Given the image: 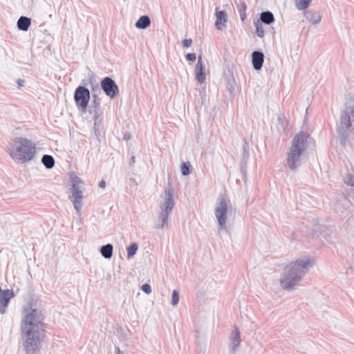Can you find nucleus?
Wrapping results in <instances>:
<instances>
[{
    "instance_id": "obj_1",
    "label": "nucleus",
    "mask_w": 354,
    "mask_h": 354,
    "mask_svg": "<svg viewBox=\"0 0 354 354\" xmlns=\"http://www.w3.org/2000/svg\"><path fill=\"white\" fill-rule=\"evenodd\" d=\"M315 265V259L302 257L292 261L284 268L280 276V285L287 291H293L301 281L303 277Z\"/></svg>"
},
{
    "instance_id": "obj_2",
    "label": "nucleus",
    "mask_w": 354,
    "mask_h": 354,
    "mask_svg": "<svg viewBox=\"0 0 354 354\" xmlns=\"http://www.w3.org/2000/svg\"><path fill=\"white\" fill-rule=\"evenodd\" d=\"M311 140L310 135L304 131H300L293 138L286 153V166L290 171H298L301 165L304 152Z\"/></svg>"
},
{
    "instance_id": "obj_3",
    "label": "nucleus",
    "mask_w": 354,
    "mask_h": 354,
    "mask_svg": "<svg viewBox=\"0 0 354 354\" xmlns=\"http://www.w3.org/2000/svg\"><path fill=\"white\" fill-rule=\"evenodd\" d=\"M36 154V146L26 138L16 137L10 151L12 160L22 164L32 160Z\"/></svg>"
},
{
    "instance_id": "obj_4",
    "label": "nucleus",
    "mask_w": 354,
    "mask_h": 354,
    "mask_svg": "<svg viewBox=\"0 0 354 354\" xmlns=\"http://www.w3.org/2000/svg\"><path fill=\"white\" fill-rule=\"evenodd\" d=\"M44 317L41 311L34 308L32 304L23 308L21 331H44Z\"/></svg>"
},
{
    "instance_id": "obj_5",
    "label": "nucleus",
    "mask_w": 354,
    "mask_h": 354,
    "mask_svg": "<svg viewBox=\"0 0 354 354\" xmlns=\"http://www.w3.org/2000/svg\"><path fill=\"white\" fill-rule=\"evenodd\" d=\"M232 205L225 195L220 194L216 199L214 207V216L221 229H227V215L232 212Z\"/></svg>"
},
{
    "instance_id": "obj_6",
    "label": "nucleus",
    "mask_w": 354,
    "mask_h": 354,
    "mask_svg": "<svg viewBox=\"0 0 354 354\" xmlns=\"http://www.w3.org/2000/svg\"><path fill=\"white\" fill-rule=\"evenodd\" d=\"M44 331H21L23 348L26 354H35L41 346Z\"/></svg>"
},
{
    "instance_id": "obj_7",
    "label": "nucleus",
    "mask_w": 354,
    "mask_h": 354,
    "mask_svg": "<svg viewBox=\"0 0 354 354\" xmlns=\"http://www.w3.org/2000/svg\"><path fill=\"white\" fill-rule=\"evenodd\" d=\"M71 187L68 191V198L77 212H80L83 203L82 181L75 175L71 176Z\"/></svg>"
},
{
    "instance_id": "obj_8",
    "label": "nucleus",
    "mask_w": 354,
    "mask_h": 354,
    "mask_svg": "<svg viewBox=\"0 0 354 354\" xmlns=\"http://www.w3.org/2000/svg\"><path fill=\"white\" fill-rule=\"evenodd\" d=\"M174 195V193L171 185H168L165 189L164 194L160 197L161 200L159 203L160 212L171 214L176 204Z\"/></svg>"
},
{
    "instance_id": "obj_9",
    "label": "nucleus",
    "mask_w": 354,
    "mask_h": 354,
    "mask_svg": "<svg viewBox=\"0 0 354 354\" xmlns=\"http://www.w3.org/2000/svg\"><path fill=\"white\" fill-rule=\"evenodd\" d=\"M89 90L82 86H79L75 91L74 100L77 106L86 110L90 100Z\"/></svg>"
},
{
    "instance_id": "obj_10",
    "label": "nucleus",
    "mask_w": 354,
    "mask_h": 354,
    "mask_svg": "<svg viewBox=\"0 0 354 354\" xmlns=\"http://www.w3.org/2000/svg\"><path fill=\"white\" fill-rule=\"evenodd\" d=\"M352 115L349 114L344 110L342 112L340 117V123L338 127V133L341 137V142L344 144L347 139V131L351 125V117Z\"/></svg>"
},
{
    "instance_id": "obj_11",
    "label": "nucleus",
    "mask_w": 354,
    "mask_h": 354,
    "mask_svg": "<svg viewBox=\"0 0 354 354\" xmlns=\"http://www.w3.org/2000/svg\"><path fill=\"white\" fill-rule=\"evenodd\" d=\"M101 88L111 99L115 98L119 94L118 85L109 77H106L101 81Z\"/></svg>"
},
{
    "instance_id": "obj_12",
    "label": "nucleus",
    "mask_w": 354,
    "mask_h": 354,
    "mask_svg": "<svg viewBox=\"0 0 354 354\" xmlns=\"http://www.w3.org/2000/svg\"><path fill=\"white\" fill-rule=\"evenodd\" d=\"M241 342V333L239 328L235 326L229 337V348L231 353H234L236 351L240 346Z\"/></svg>"
},
{
    "instance_id": "obj_13",
    "label": "nucleus",
    "mask_w": 354,
    "mask_h": 354,
    "mask_svg": "<svg viewBox=\"0 0 354 354\" xmlns=\"http://www.w3.org/2000/svg\"><path fill=\"white\" fill-rule=\"evenodd\" d=\"M15 297L12 290H4L0 295V313L4 315L11 299Z\"/></svg>"
},
{
    "instance_id": "obj_14",
    "label": "nucleus",
    "mask_w": 354,
    "mask_h": 354,
    "mask_svg": "<svg viewBox=\"0 0 354 354\" xmlns=\"http://www.w3.org/2000/svg\"><path fill=\"white\" fill-rule=\"evenodd\" d=\"M196 79L200 84H203L205 82L206 77L205 73L204 66L202 62L201 56H199L198 58V62L195 66L194 69Z\"/></svg>"
},
{
    "instance_id": "obj_15",
    "label": "nucleus",
    "mask_w": 354,
    "mask_h": 354,
    "mask_svg": "<svg viewBox=\"0 0 354 354\" xmlns=\"http://www.w3.org/2000/svg\"><path fill=\"white\" fill-rule=\"evenodd\" d=\"M170 214L160 212L157 215V221L154 225L156 230H164L168 227Z\"/></svg>"
},
{
    "instance_id": "obj_16",
    "label": "nucleus",
    "mask_w": 354,
    "mask_h": 354,
    "mask_svg": "<svg viewBox=\"0 0 354 354\" xmlns=\"http://www.w3.org/2000/svg\"><path fill=\"white\" fill-rule=\"evenodd\" d=\"M216 21L215 26L218 30H221L223 28L226 26L227 21V15L225 10L218 11L216 10Z\"/></svg>"
},
{
    "instance_id": "obj_17",
    "label": "nucleus",
    "mask_w": 354,
    "mask_h": 354,
    "mask_svg": "<svg viewBox=\"0 0 354 354\" xmlns=\"http://www.w3.org/2000/svg\"><path fill=\"white\" fill-rule=\"evenodd\" d=\"M264 62V55L261 51H254L252 53V62L255 70H260Z\"/></svg>"
},
{
    "instance_id": "obj_18",
    "label": "nucleus",
    "mask_w": 354,
    "mask_h": 354,
    "mask_svg": "<svg viewBox=\"0 0 354 354\" xmlns=\"http://www.w3.org/2000/svg\"><path fill=\"white\" fill-rule=\"evenodd\" d=\"M31 24V19L27 17L21 16L17 21V28L20 30L27 31Z\"/></svg>"
},
{
    "instance_id": "obj_19",
    "label": "nucleus",
    "mask_w": 354,
    "mask_h": 354,
    "mask_svg": "<svg viewBox=\"0 0 354 354\" xmlns=\"http://www.w3.org/2000/svg\"><path fill=\"white\" fill-rule=\"evenodd\" d=\"M151 24L150 18L147 15L141 16L136 23V28L139 29H145Z\"/></svg>"
},
{
    "instance_id": "obj_20",
    "label": "nucleus",
    "mask_w": 354,
    "mask_h": 354,
    "mask_svg": "<svg viewBox=\"0 0 354 354\" xmlns=\"http://www.w3.org/2000/svg\"><path fill=\"white\" fill-rule=\"evenodd\" d=\"M113 247L111 244L108 243L102 245L100 248V253L105 259H111L113 256Z\"/></svg>"
},
{
    "instance_id": "obj_21",
    "label": "nucleus",
    "mask_w": 354,
    "mask_h": 354,
    "mask_svg": "<svg viewBox=\"0 0 354 354\" xmlns=\"http://www.w3.org/2000/svg\"><path fill=\"white\" fill-rule=\"evenodd\" d=\"M89 113L92 115L94 121H102V116L103 114V111L101 107H92L89 106Z\"/></svg>"
},
{
    "instance_id": "obj_22",
    "label": "nucleus",
    "mask_w": 354,
    "mask_h": 354,
    "mask_svg": "<svg viewBox=\"0 0 354 354\" xmlns=\"http://www.w3.org/2000/svg\"><path fill=\"white\" fill-rule=\"evenodd\" d=\"M260 20L261 22L270 25L274 21V17L270 11H264L261 13Z\"/></svg>"
},
{
    "instance_id": "obj_23",
    "label": "nucleus",
    "mask_w": 354,
    "mask_h": 354,
    "mask_svg": "<svg viewBox=\"0 0 354 354\" xmlns=\"http://www.w3.org/2000/svg\"><path fill=\"white\" fill-rule=\"evenodd\" d=\"M249 144L247 141H245L243 145V152H242V167L245 166L247 164V162L250 157V151H249Z\"/></svg>"
},
{
    "instance_id": "obj_24",
    "label": "nucleus",
    "mask_w": 354,
    "mask_h": 354,
    "mask_svg": "<svg viewBox=\"0 0 354 354\" xmlns=\"http://www.w3.org/2000/svg\"><path fill=\"white\" fill-rule=\"evenodd\" d=\"M41 162L47 169H51L55 165V160L50 155H44L41 158Z\"/></svg>"
},
{
    "instance_id": "obj_25",
    "label": "nucleus",
    "mask_w": 354,
    "mask_h": 354,
    "mask_svg": "<svg viewBox=\"0 0 354 354\" xmlns=\"http://www.w3.org/2000/svg\"><path fill=\"white\" fill-rule=\"evenodd\" d=\"M313 0H294L295 7L299 10H304L308 8Z\"/></svg>"
},
{
    "instance_id": "obj_26",
    "label": "nucleus",
    "mask_w": 354,
    "mask_h": 354,
    "mask_svg": "<svg viewBox=\"0 0 354 354\" xmlns=\"http://www.w3.org/2000/svg\"><path fill=\"white\" fill-rule=\"evenodd\" d=\"M344 111L354 117V97H351L347 100Z\"/></svg>"
},
{
    "instance_id": "obj_27",
    "label": "nucleus",
    "mask_w": 354,
    "mask_h": 354,
    "mask_svg": "<svg viewBox=\"0 0 354 354\" xmlns=\"http://www.w3.org/2000/svg\"><path fill=\"white\" fill-rule=\"evenodd\" d=\"M237 10L239 13L241 20L243 21L246 18V4L244 2H241L237 5Z\"/></svg>"
},
{
    "instance_id": "obj_28",
    "label": "nucleus",
    "mask_w": 354,
    "mask_h": 354,
    "mask_svg": "<svg viewBox=\"0 0 354 354\" xmlns=\"http://www.w3.org/2000/svg\"><path fill=\"white\" fill-rule=\"evenodd\" d=\"M138 245L136 243H132L129 247H127V259H130L137 252Z\"/></svg>"
},
{
    "instance_id": "obj_29",
    "label": "nucleus",
    "mask_w": 354,
    "mask_h": 354,
    "mask_svg": "<svg viewBox=\"0 0 354 354\" xmlns=\"http://www.w3.org/2000/svg\"><path fill=\"white\" fill-rule=\"evenodd\" d=\"M254 26L256 28V34L260 38H263L265 35V31L263 28V26L259 22L254 23Z\"/></svg>"
},
{
    "instance_id": "obj_30",
    "label": "nucleus",
    "mask_w": 354,
    "mask_h": 354,
    "mask_svg": "<svg viewBox=\"0 0 354 354\" xmlns=\"http://www.w3.org/2000/svg\"><path fill=\"white\" fill-rule=\"evenodd\" d=\"M321 19L322 16L319 13L317 12L313 13L309 19L310 21L314 25L319 24Z\"/></svg>"
},
{
    "instance_id": "obj_31",
    "label": "nucleus",
    "mask_w": 354,
    "mask_h": 354,
    "mask_svg": "<svg viewBox=\"0 0 354 354\" xmlns=\"http://www.w3.org/2000/svg\"><path fill=\"white\" fill-rule=\"evenodd\" d=\"M190 165L189 162H184L181 165V172L183 176H187L190 174Z\"/></svg>"
},
{
    "instance_id": "obj_32",
    "label": "nucleus",
    "mask_w": 354,
    "mask_h": 354,
    "mask_svg": "<svg viewBox=\"0 0 354 354\" xmlns=\"http://www.w3.org/2000/svg\"><path fill=\"white\" fill-rule=\"evenodd\" d=\"M179 301V295L177 290H174L172 292V297H171V305L176 306Z\"/></svg>"
},
{
    "instance_id": "obj_33",
    "label": "nucleus",
    "mask_w": 354,
    "mask_h": 354,
    "mask_svg": "<svg viewBox=\"0 0 354 354\" xmlns=\"http://www.w3.org/2000/svg\"><path fill=\"white\" fill-rule=\"evenodd\" d=\"M344 183L347 185L354 186V176L351 174L347 175L344 178Z\"/></svg>"
},
{
    "instance_id": "obj_34",
    "label": "nucleus",
    "mask_w": 354,
    "mask_h": 354,
    "mask_svg": "<svg viewBox=\"0 0 354 354\" xmlns=\"http://www.w3.org/2000/svg\"><path fill=\"white\" fill-rule=\"evenodd\" d=\"M92 97H93V100L91 102L90 106L101 107L100 100L97 97V96L96 95H93Z\"/></svg>"
},
{
    "instance_id": "obj_35",
    "label": "nucleus",
    "mask_w": 354,
    "mask_h": 354,
    "mask_svg": "<svg viewBox=\"0 0 354 354\" xmlns=\"http://www.w3.org/2000/svg\"><path fill=\"white\" fill-rule=\"evenodd\" d=\"M100 123H101V121H94L93 130H94L95 135L97 138H98L99 125Z\"/></svg>"
},
{
    "instance_id": "obj_36",
    "label": "nucleus",
    "mask_w": 354,
    "mask_h": 354,
    "mask_svg": "<svg viewBox=\"0 0 354 354\" xmlns=\"http://www.w3.org/2000/svg\"><path fill=\"white\" fill-rule=\"evenodd\" d=\"M143 292H145V293L147 294H149L151 292V286L150 285H149L148 283H145L142 286V288H141Z\"/></svg>"
},
{
    "instance_id": "obj_37",
    "label": "nucleus",
    "mask_w": 354,
    "mask_h": 354,
    "mask_svg": "<svg viewBox=\"0 0 354 354\" xmlns=\"http://www.w3.org/2000/svg\"><path fill=\"white\" fill-rule=\"evenodd\" d=\"M192 44V39H185L183 40V45L185 48H188V47L191 46Z\"/></svg>"
},
{
    "instance_id": "obj_38",
    "label": "nucleus",
    "mask_w": 354,
    "mask_h": 354,
    "mask_svg": "<svg viewBox=\"0 0 354 354\" xmlns=\"http://www.w3.org/2000/svg\"><path fill=\"white\" fill-rule=\"evenodd\" d=\"M186 59L189 61L194 62L196 59V56L195 53H187L186 55Z\"/></svg>"
},
{
    "instance_id": "obj_39",
    "label": "nucleus",
    "mask_w": 354,
    "mask_h": 354,
    "mask_svg": "<svg viewBox=\"0 0 354 354\" xmlns=\"http://www.w3.org/2000/svg\"><path fill=\"white\" fill-rule=\"evenodd\" d=\"M290 240H291L292 241H293L299 240V239H300V237H299V236L298 234H296V233H295V232H293V233L291 234V236H290Z\"/></svg>"
},
{
    "instance_id": "obj_40",
    "label": "nucleus",
    "mask_w": 354,
    "mask_h": 354,
    "mask_svg": "<svg viewBox=\"0 0 354 354\" xmlns=\"http://www.w3.org/2000/svg\"><path fill=\"white\" fill-rule=\"evenodd\" d=\"M18 87L20 88L24 86L25 81L22 79H19L17 82Z\"/></svg>"
},
{
    "instance_id": "obj_41",
    "label": "nucleus",
    "mask_w": 354,
    "mask_h": 354,
    "mask_svg": "<svg viewBox=\"0 0 354 354\" xmlns=\"http://www.w3.org/2000/svg\"><path fill=\"white\" fill-rule=\"evenodd\" d=\"M99 187L100 188H104L106 187V182L104 180H102L100 183H99Z\"/></svg>"
},
{
    "instance_id": "obj_42",
    "label": "nucleus",
    "mask_w": 354,
    "mask_h": 354,
    "mask_svg": "<svg viewBox=\"0 0 354 354\" xmlns=\"http://www.w3.org/2000/svg\"><path fill=\"white\" fill-rule=\"evenodd\" d=\"M135 159H136L135 156H133L131 158L130 164L133 165V164L135 162V161H136V160H135Z\"/></svg>"
},
{
    "instance_id": "obj_43",
    "label": "nucleus",
    "mask_w": 354,
    "mask_h": 354,
    "mask_svg": "<svg viewBox=\"0 0 354 354\" xmlns=\"http://www.w3.org/2000/svg\"><path fill=\"white\" fill-rule=\"evenodd\" d=\"M115 350H116L117 354H120L121 351H120V348H119V347H116V348H115Z\"/></svg>"
},
{
    "instance_id": "obj_44",
    "label": "nucleus",
    "mask_w": 354,
    "mask_h": 354,
    "mask_svg": "<svg viewBox=\"0 0 354 354\" xmlns=\"http://www.w3.org/2000/svg\"><path fill=\"white\" fill-rule=\"evenodd\" d=\"M124 138L125 140H129V139H130V136H127V135H125V136H124Z\"/></svg>"
},
{
    "instance_id": "obj_45",
    "label": "nucleus",
    "mask_w": 354,
    "mask_h": 354,
    "mask_svg": "<svg viewBox=\"0 0 354 354\" xmlns=\"http://www.w3.org/2000/svg\"><path fill=\"white\" fill-rule=\"evenodd\" d=\"M3 290H1V288L0 287V295H1Z\"/></svg>"
}]
</instances>
